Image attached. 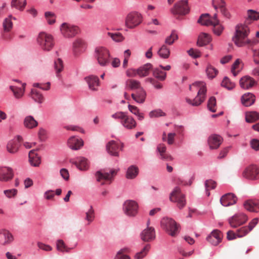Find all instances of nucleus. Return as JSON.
Listing matches in <instances>:
<instances>
[{"label":"nucleus","mask_w":259,"mask_h":259,"mask_svg":"<svg viewBox=\"0 0 259 259\" xmlns=\"http://www.w3.org/2000/svg\"><path fill=\"white\" fill-rule=\"evenodd\" d=\"M250 32L249 28L245 24H239L235 27V32L232 37V40L238 47H243L246 45H254L256 44L255 40L248 38Z\"/></svg>","instance_id":"1"},{"label":"nucleus","mask_w":259,"mask_h":259,"mask_svg":"<svg viewBox=\"0 0 259 259\" xmlns=\"http://www.w3.org/2000/svg\"><path fill=\"white\" fill-rule=\"evenodd\" d=\"M190 90L195 89L198 90L197 96L193 99L187 98V103L193 106H198L204 102L206 98V87L205 83L203 81H196L189 85Z\"/></svg>","instance_id":"2"},{"label":"nucleus","mask_w":259,"mask_h":259,"mask_svg":"<svg viewBox=\"0 0 259 259\" xmlns=\"http://www.w3.org/2000/svg\"><path fill=\"white\" fill-rule=\"evenodd\" d=\"M161 228L169 235L176 237L180 232V226L174 219L167 217H163L160 221Z\"/></svg>","instance_id":"3"},{"label":"nucleus","mask_w":259,"mask_h":259,"mask_svg":"<svg viewBox=\"0 0 259 259\" xmlns=\"http://www.w3.org/2000/svg\"><path fill=\"white\" fill-rule=\"evenodd\" d=\"M37 42L41 49L46 51H50L54 45L52 35L44 32H41L38 34Z\"/></svg>","instance_id":"4"},{"label":"nucleus","mask_w":259,"mask_h":259,"mask_svg":"<svg viewBox=\"0 0 259 259\" xmlns=\"http://www.w3.org/2000/svg\"><path fill=\"white\" fill-rule=\"evenodd\" d=\"M95 57L98 63L102 66H106L109 63V53L105 48L102 47L96 48L95 51Z\"/></svg>","instance_id":"5"},{"label":"nucleus","mask_w":259,"mask_h":259,"mask_svg":"<svg viewBox=\"0 0 259 259\" xmlns=\"http://www.w3.org/2000/svg\"><path fill=\"white\" fill-rule=\"evenodd\" d=\"M117 171L115 169H110L109 172L105 170H101L97 171L95 173V177L96 181L100 182L101 185L106 184V183L103 182H107L108 184H110L113 177L116 175Z\"/></svg>","instance_id":"6"},{"label":"nucleus","mask_w":259,"mask_h":259,"mask_svg":"<svg viewBox=\"0 0 259 259\" xmlns=\"http://www.w3.org/2000/svg\"><path fill=\"white\" fill-rule=\"evenodd\" d=\"M169 198L170 201L177 203V206L180 209H182L186 205L185 196L181 193L180 189L178 187H175L171 192Z\"/></svg>","instance_id":"7"},{"label":"nucleus","mask_w":259,"mask_h":259,"mask_svg":"<svg viewBox=\"0 0 259 259\" xmlns=\"http://www.w3.org/2000/svg\"><path fill=\"white\" fill-rule=\"evenodd\" d=\"M61 34L66 38L74 37L78 31V28L67 23H63L60 26Z\"/></svg>","instance_id":"8"},{"label":"nucleus","mask_w":259,"mask_h":259,"mask_svg":"<svg viewBox=\"0 0 259 259\" xmlns=\"http://www.w3.org/2000/svg\"><path fill=\"white\" fill-rule=\"evenodd\" d=\"M242 176L248 180H257L259 179V167L255 165H250L244 170Z\"/></svg>","instance_id":"9"},{"label":"nucleus","mask_w":259,"mask_h":259,"mask_svg":"<svg viewBox=\"0 0 259 259\" xmlns=\"http://www.w3.org/2000/svg\"><path fill=\"white\" fill-rule=\"evenodd\" d=\"M142 17L138 12H132L128 14L125 20V24L130 28H133L140 24Z\"/></svg>","instance_id":"10"},{"label":"nucleus","mask_w":259,"mask_h":259,"mask_svg":"<svg viewBox=\"0 0 259 259\" xmlns=\"http://www.w3.org/2000/svg\"><path fill=\"white\" fill-rule=\"evenodd\" d=\"M123 209L126 215L134 216L137 213L138 205L136 201L128 200L124 203Z\"/></svg>","instance_id":"11"},{"label":"nucleus","mask_w":259,"mask_h":259,"mask_svg":"<svg viewBox=\"0 0 259 259\" xmlns=\"http://www.w3.org/2000/svg\"><path fill=\"white\" fill-rule=\"evenodd\" d=\"M14 176L13 169L9 166H0V182H8L13 179Z\"/></svg>","instance_id":"12"},{"label":"nucleus","mask_w":259,"mask_h":259,"mask_svg":"<svg viewBox=\"0 0 259 259\" xmlns=\"http://www.w3.org/2000/svg\"><path fill=\"white\" fill-rule=\"evenodd\" d=\"M171 12L174 14L185 15L189 12L187 0H181L176 4Z\"/></svg>","instance_id":"13"},{"label":"nucleus","mask_w":259,"mask_h":259,"mask_svg":"<svg viewBox=\"0 0 259 259\" xmlns=\"http://www.w3.org/2000/svg\"><path fill=\"white\" fill-rule=\"evenodd\" d=\"M247 217L243 213H238L229 219V222L233 228H236L246 222Z\"/></svg>","instance_id":"14"},{"label":"nucleus","mask_w":259,"mask_h":259,"mask_svg":"<svg viewBox=\"0 0 259 259\" xmlns=\"http://www.w3.org/2000/svg\"><path fill=\"white\" fill-rule=\"evenodd\" d=\"M14 241V236L8 230L0 229V244L6 246L10 244Z\"/></svg>","instance_id":"15"},{"label":"nucleus","mask_w":259,"mask_h":259,"mask_svg":"<svg viewBox=\"0 0 259 259\" xmlns=\"http://www.w3.org/2000/svg\"><path fill=\"white\" fill-rule=\"evenodd\" d=\"M240 87L244 90H249L257 85V81L251 77L246 75L240 78L239 81Z\"/></svg>","instance_id":"16"},{"label":"nucleus","mask_w":259,"mask_h":259,"mask_svg":"<svg viewBox=\"0 0 259 259\" xmlns=\"http://www.w3.org/2000/svg\"><path fill=\"white\" fill-rule=\"evenodd\" d=\"M237 200L236 196L232 193L224 195L220 199L221 204L225 207L235 204Z\"/></svg>","instance_id":"17"},{"label":"nucleus","mask_w":259,"mask_h":259,"mask_svg":"<svg viewBox=\"0 0 259 259\" xmlns=\"http://www.w3.org/2000/svg\"><path fill=\"white\" fill-rule=\"evenodd\" d=\"M222 237V234L219 230H214L207 236L206 240L212 245L216 246L221 242Z\"/></svg>","instance_id":"18"},{"label":"nucleus","mask_w":259,"mask_h":259,"mask_svg":"<svg viewBox=\"0 0 259 259\" xmlns=\"http://www.w3.org/2000/svg\"><path fill=\"white\" fill-rule=\"evenodd\" d=\"M68 147L73 150H77L83 146L82 140L78 137L72 136L68 140Z\"/></svg>","instance_id":"19"},{"label":"nucleus","mask_w":259,"mask_h":259,"mask_svg":"<svg viewBox=\"0 0 259 259\" xmlns=\"http://www.w3.org/2000/svg\"><path fill=\"white\" fill-rule=\"evenodd\" d=\"M140 236L144 241H150L155 238V230L153 227H147L141 232Z\"/></svg>","instance_id":"20"},{"label":"nucleus","mask_w":259,"mask_h":259,"mask_svg":"<svg viewBox=\"0 0 259 259\" xmlns=\"http://www.w3.org/2000/svg\"><path fill=\"white\" fill-rule=\"evenodd\" d=\"M121 124L126 129L132 130L136 126V120L131 116H128L125 113L122 120L120 121Z\"/></svg>","instance_id":"21"},{"label":"nucleus","mask_w":259,"mask_h":259,"mask_svg":"<svg viewBox=\"0 0 259 259\" xmlns=\"http://www.w3.org/2000/svg\"><path fill=\"white\" fill-rule=\"evenodd\" d=\"M89 88L92 91H97L99 86V79L97 76L91 75L84 78Z\"/></svg>","instance_id":"22"},{"label":"nucleus","mask_w":259,"mask_h":259,"mask_svg":"<svg viewBox=\"0 0 259 259\" xmlns=\"http://www.w3.org/2000/svg\"><path fill=\"white\" fill-rule=\"evenodd\" d=\"M152 67V65L150 63H147L143 66L139 68L137 70L133 69L131 71L133 72V76H135L138 74L140 77H144L147 76L149 73L150 69Z\"/></svg>","instance_id":"23"},{"label":"nucleus","mask_w":259,"mask_h":259,"mask_svg":"<svg viewBox=\"0 0 259 259\" xmlns=\"http://www.w3.org/2000/svg\"><path fill=\"white\" fill-rule=\"evenodd\" d=\"M70 161L81 170H86L89 167L88 160L83 157H77L76 159H72Z\"/></svg>","instance_id":"24"},{"label":"nucleus","mask_w":259,"mask_h":259,"mask_svg":"<svg viewBox=\"0 0 259 259\" xmlns=\"http://www.w3.org/2000/svg\"><path fill=\"white\" fill-rule=\"evenodd\" d=\"M146 95V92L144 89L140 88V90L132 94L131 96L137 103L142 104L145 101Z\"/></svg>","instance_id":"25"},{"label":"nucleus","mask_w":259,"mask_h":259,"mask_svg":"<svg viewBox=\"0 0 259 259\" xmlns=\"http://www.w3.org/2000/svg\"><path fill=\"white\" fill-rule=\"evenodd\" d=\"M222 138L218 135H212L208 139V143L211 149H217L222 143Z\"/></svg>","instance_id":"26"},{"label":"nucleus","mask_w":259,"mask_h":259,"mask_svg":"<svg viewBox=\"0 0 259 259\" xmlns=\"http://www.w3.org/2000/svg\"><path fill=\"white\" fill-rule=\"evenodd\" d=\"M166 147L163 144L158 145L156 149V152L158 157L161 159L171 160L172 157L166 152Z\"/></svg>","instance_id":"27"},{"label":"nucleus","mask_w":259,"mask_h":259,"mask_svg":"<svg viewBox=\"0 0 259 259\" xmlns=\"http://www.w3.org/2000/svg\"><path fill=\"white\" fill-rule=\"evenodd\" d=\"M20 146V143L16 139H13L10 140L6 146L7 151L11 154L16 153Z\"/></svg>","instance_id":"28"},{"label":"nucleus","mask_w":259,"mask_h":259,"mask_svg":"<svg viewBox=\"0 0 259 259\" xmlns=\"http://www.w3.org/2000/svg\"><path fill=\"white\" fill-rule=\"evenodd\" d=\"M119 144L114 141L109 142L106 145L108 153L112 156H118Z\"/></svg>","instance_id":"29"},{"label":"nucleus","mask_w":259,"mask_h":259,"mask_svg":"<svg viewBox=\"0 0 259 259\" xmlns=\"http://www.w3.org/2000/svg\"><path fill=\"white\" fill-rule=\"evenodd\" d=\"M24 126L27 129H33L38 125V122L31 115L26 116L23 120Z\"/></svg>","instance_id":"30"},{"label":"nucleus","mask_w":259,"mask_h":259,"mask_svg":"<svg viewBox=\"0 0 259 259\" xmlns=\"http://www.w3.org/2000/svg\"><path fill=\"white\" fill-rule=\"evenodd\" d=\"M244 207L248 211L256 213L259 212V203L257 201L247 200L244 203Z\"/></svg>","instance_id":"31"},{"label":"nucleus","mask_w":259,"mask_h":259,"mask_svg":"<svg viewBox=\"0 0 259 259\" xmlns=\"http://www.w3.org/2000/svg\"><path fill=\"white\" fill-rule=\"evenodd\" d=\"M254 102L255 96L252 93H245L241 97V102L246 107L252 105Z\"/></svg>","instance_id":"32"},{"label":"nucleus","mask_w":259,"mask_h":259,"mask_svg":"<svg viewBox=\"0 0 259 259\" xmlns=\"http://www.w3.org/2000/svg\"><path fill=\"white\" fill-rule=\"evenodd\" d=\"M95 219V212L93 207L89 205L88 208L85 211L84 220L88 222V225H90Z\"/></svg>","instance_id":"33"},{"label":"nucleus","mask_w":259,"mask_h":259,"mask_svg":"<svg viewBox=\"0 0 259 259\" xmlns=\"http://www.w3.org/2000/svg\"><path fill=\"white\" fill-rule=\"evenodd\" d=\"M138 174L139 168L138 166L132 165L126 170V178L128 179H133L138 175Z\"/></svg>","instance_id":"34"},{"label":"nucleus","mask_w":259,"mask_h":259,"mask_svg":"<svg viewBox=\"0 0 259 259\" xmlns=\"http://www.w3.org/2000/svg\"><path fill=\"white\" fill-rule=\"evenodd\" d=\"M197 22L202 25L209 26L212 24V20L211 19L209 15L207 13L202 14Z\"/></svg>","instance_id":"35"},{"label":"nucleus","mask_w":259,"mask_h":259,"mask_svg":"<svg viewBox=\"0 0 259 259\" xmlns=\"http://www.w3.org/2000/svg\"><path fill=\"white\" fill-rule=\"evenodd\" d=\"M211 40V37L207 33L202 32L199 36L197 45L199 46H203L207 45Z\"/></svg>","instance_id":"36"},{"label":"nucleus","mask_w":259,"mask_h":259,"mask_svg":"<svg viewBox=\"0 0 259 259\" xmlns=\"http://www.w3.org/2000/svg\"><path fill=\"white\" fill-rule=\"evenodd\" d=\"M25 85V83H23L21 87H17L16 86L10 87V89L13 92L14 95L16 98H20L23 95Z\"/></svg>","instance_id":"37"},{"label":"nucleus","mask_w":259,"mask_h":259,"mask_svg":"<svg viewBox=\"0 0 259 259\" xmlns=\"http://www.w3.org/2000/svg\"><path fill=\"white\" fill-rule=\"evenodd\" d=\"M26 0H12L11 5L12 8L23 11L26 5Z\"/></svg>","instance_id":"38"},{"label":"nucleus","mask_w":259,"mask_h":259,"mask_svg":"<svg viewBox=\"0 0 259 259\" xmlns=\"http://www.w3.org/2000/svg\"><path fill=\"white\" fill-rule=\"evenodd\" d=\"M56 245L58 250L61 252H69L70 249L74 248L77 246V243H76L73 246L69 248L62 240L59 239L57 240Z\"/></svg>","instance_id":"39"},{"label":"nucleus","mask_w":259,"mask_h":259,"mask_svg":"<svg viewBox=\"0 0 259 259\" xmlns=\"http://www.w3.org/2000/svg\"><path fill=\"white\" fill-rule=\"evenodd\" d=\"M34 150H31L29 153V161L31 165L38 166L40 163V159L37 155H33Z\"/></svg>","instance_id":"40"},{"label":"nucleus","mask_w":259,"mask_h":259,"mask_svg":"<svg viewBox=\"0 0 259 259\" xmlns=\"http://www.w3.org/2000/svg\"><path fill=\"white\" fill-rule=\"evenodd\" d=\"M153 76L160 81L165 80L166 76V73L162 70V69L159 67L155 68L153 71Z\"/></svg>","instance_id":"41"},{"label":"nucleus","mask_w":259,"mask_h":259,"mask_svg":"<svg viewBox=\"0 0 259 259\" xmlns=\"http://www.w3.org/2000/svg\"><path fill=\"white\" fill-rule=\"evenodd\" d=\"M126 84L132 90L137 91L140 90V88H143L141 85L140 82L135 79H128L126 80Z\"/></svg>","instance_id":"42"},{"label":"nucleus","mask_w":259,"mask_h":259,"mask_svg":"<svg viewBox=\"0 0 259 259\" xmlns=\"http://www.w3.org/2000/svg\"><path fill=\"white\" fill-rule=\"evenodd\" d=\"M83 41L81 39H77L73 43V50L74 54L77 55L82 52L83 48Z\"/></svg>","instance_id":"43"},{"label":"nucleus","mask_w":259,"mask_h":259,"mask_svg":"<svg viewBox=\"0 0 259 259\" xmlns=\"http://www.w3.org/2000/svg\"><path fill=\"white\" fill-rule=\"evenodd\" d=\"M16 20V19L12 15L9 16L8 17L5 19L3 22V27L5 31H9L12 28L13 23L12 19Z\"/></svg>","instance_id":"44"},{"label":"nucleus","mask_w":259,"mask_h":259,"mask_svg":"<svg viewBox=\"0 0 259 259\" xmlns=\"http://www.w3.org/2000/svg\"><path fill=\"white\" fill-rule=\"evenodd\" d=\"M158 55L163 59H167L169 57L170 50L167 47L163 45L158 51Z\"/></svg>","instance_id":"45"},{"label":"nucleus","mask_w":259,"mask_h":259,"mask_svg":"<svg viewBox=\"0 0 259 259\" xmlns=\"http://www.w3.org/2000/svg\"><path fill=\"white\" fill-rule=\"evenodd\" d=\"M259 119V114L256 112H249L246 113L245 120L247 122L252 123Z\"/></svg>","instance_id":"46"},{"label":"nucleus","mask_w":259,"mask_h":259,"mask_svg":"<svg viewBox=\"0 0 259 259\" xmlns=\"http://www.w3.org/2000/svg\"><path fill=\"white\" fill-rule=\"evenodd\" d=\"M150 249V245L149 244L146 245L139 252H138L135 255V259H142L146 256L148 252Z\"/></svg>","instance_id":"47"},{"label":"nucleus","mask_w":259,"mask_h":259,"mask_svg":"<svg viewBox=\"0 0 259 259\" xmlns=\"http://www.w3.org/2000/svg\"><path fill=\"white\" fill-rule=\"evenodd\" d=\"M178 39V36L176 31L174 30L171 31L170 35L167 36L164 40L165 44L168 45H171L174 44L175 40Z\"/></svg>","instance_id":"48"},{"label":"nucleus","mask_w":259,"mask_h":259,"mask_svg":"<svg viewBox=\"0 0 259 259\" xmlns=\"http://www.w3.org/2000/svg\"><path fill=\"white\" fill-rule=\"evenodd\" d=\"M204 185L206 194L207 196H209L210 195L209 190L210 189H213L216 187V183L212 180H208L205 181Z\"/></svg>","instance_id":"49"},{"label":"nucleus","mask_w":259,"mask_h":259,"mask_svg":"<svg viewBox=\"0 0 259 259\" xmlns=\"http://www.w3.org/2000/svg\"><path fill=\"white\" fill-rule=\"evenodd\" d=\"M221 85L228 90H231L234 88L235 84L233 82L231 81L228 77L225 76L222 81Z\"/></svg>","instance_id":"50"},{"label":"nucleus","mask_w":259,"mask_h":259,"mask_svg":"<svg viewBox=\"0 0 259 259\" xmlns=\"http://www.w3.org/2000/svg\"><path fill=\"white\" fill-rule=\"evenodd\" d=\"M206 72L208 77L212 79L215 77L218 71L212 66L208 65L206 69Z\"/></svg>","instance_id":"51"},{"label":"nucleus","mask_w":259,"mask_h":259,"mask_svg":"<svg viewBox=\"0 0 259 259\" xmlns=\"http://www.w3.org/2000/svg\"><path fill=\"white\" fill-rule=\"evenodd\" d=\"M207 108L212 112L216 111V99L214 97H211L207 103Z\"/></svg>","instance_id":"52"},{"label":"nucleus","mask_w":259,"mask_h":259,"mask_svg":"<svg viewBox=\"0 0 259 259\" xmlns=\"http://www.w3.org/2000/svg\"><path fill=\"white\" fill-rule=\"evenodd\" d=\"M31 97L36 102L41 103L42 101L43 97L42 95L35 90H31Z\"/></svg>","instance_id":"53"},{"label":"nucleus","mask_w":259,"mask_h":259,"mask_svg":"<svg viewBox=\"0 0 259 259\" xmlns=\"http://www.w3.org/2000/svg\"><path fill=\"white\" fill-rule=\"evenodd\" d=\"M149 115L150 118H157L164 116L165 115V114L161 109H157L150 111Z\"/></svg>","instance_id":"54"},{"label":"nucleus","mask_w":259,"mask_h":259,"mask_svg":"<svg viewBox=\"0 0 259 259\" xmlns=\"http://www.w3.org/2000/svg\"><path fill=\"white\" fill-rule=\"evenodd\" d=\"M45 17L48 24L52 25L56 22V16L52 12H46L45 13Z\"/></svg>","instance_id":"55"},{"label":"nucleus","mask_w":259,"mask_h":259,"mask_svg":"<svg viewBox=\"0 0 259 259\" xmlns=\"http://www.w3.org/2000/svg\"><path fill=\"white\" fill-rule=\"evenodd\" d=\"M54 67L57 75L62 71L63 69V64L62 60L58 58L54 62Z\"/></svg>","instance_id":"56"},{"label":"nucleus","mask_w":259,"mask_h":259,"mask_svg":"<svg viewBox=\"0 0 259 259\" xmlns=\"http://www.w3.org/2000/svg\"><path fill=\"white\" fill-rule=\"evenodd\" d=\"M213 26V31L217 35H220L222 33L224 27L220 23L218 24H212Z\"/></svg>","instance_id":"57"},{"label":"nucleus","mask_w":259,"mask_h":259,"mask_svg":"<svg viewBox=\"0 0 259 259\" xmlns=\"http://www.w3.org/2000/svg\"><path fill=\"white\" fill-rule=\"evenodd\" d=\"M240 60L238 59L235 61L232 66L231 72L234 76H236L240 72V69L238 68Z\"/></svg>","instance_id":"58"},{"label":"nucleus","mask_w":259,"mask_h":259,"mask_svg":"<svg viewBox=\"0 0 259 259\" xmlns=\"http://www.w3.org/2000/svg\"><path fill=\"white\" fill-rule=\"evenodd\" d=\"M248 17L249 19L253 20L259 19V12L255 11L253 10H248L247 11Z\"/></svg>","instance_id":"59"},{"label":"nucleus","mask_w":259,"mask_h":259,"mask_svg":"<svg viewBox=\"0 0 259 259\" xmlns=\"http://www.w3.org/2000/svg\"><path fill=\"white\" fill-rule=\"evenodd\" d=\"M4 193L7 197L11 198L14 197L16 195L17 193V190L16 189L6 190H4Z\"/></svg>","instance_id":"60"},{"label":"nucleus","mask_w":259,"mask_h":259,"mask_svg":"<svg viewBox=\"0 0 259 259\" xmlns=\"http://www.w3.org/2000/svg\"><path fill=\"white\" fill-rule=\"evenodd\" d=\"M250 231L247 227H243L239 229L237 232V236L238 238L245 236Z\"/></svg>","instance_id":"61"},{"label":"nucleus","mask_w":259,"mask_h":259,"mask_svg":"<svg viewBox=\"0 0 259 259\" xmlns=\"http://www.w3.org/2000/svg\"><path fill=\"white\" fill-rule=\"evenodd\" d=\"M112 39L115 42H121L124 39V37L119 32L113 33L111 37Z\"/></svg>","instance_id":"62"},{"label":"nucleus","mask_w":259,"mask_h":259,"mask_svg":"<svg viewBox=\"0 0 259 259\" xmlns=\"http://www.w3.org/2000/svg\"><path fill=\"white\" fill-rule=\"evenodd\" d=\"M188 54L193 58H197L200 56V51L197 49H191L187 51Z\"/></svg>","instance_id":"63"},{"label":"nucleus","mask_w":259,"mask_h":259,"mask_svg":"<svg viewBox=\"0 0 259 259\" xmlns=\"http://www.w3.org/2000/svg\"><path fill=\"white\" fill-rule=\"evenodd\" d=\"M251 147L255 151L259 150V140L253 139L250 142Z\"/></svg>","instance_id":"64"}]
</instances>
